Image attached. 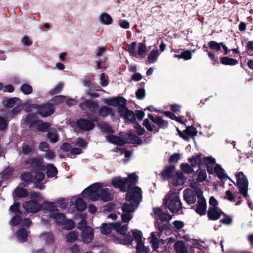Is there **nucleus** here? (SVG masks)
Returning <instances> with one entry per match:
<instances>
[{"mask_svg":"<svg viewBox=\"0 0 253 253\" xmlns=\"http://www.w3.org/2000/svg\"><path fill=\"white\" fill-rule=\"evenodd\" d=\"M126 190L127 202L122 208L123 213L121 217L124 222H128L133 217L132 213L138 207L142 198L141 189L137 186L131 187L128 184Z\"/></svg>","mask_w":253,"mask_h":253,"instance_id":"f257e3e1","label":"nucleus"},{"mask_svg":"<svg viewBox=\"0 0 253 253\" xmlns=\"http://www.w3.org/2000/svg\"><path fill=\"white\" fill-rule=\"evenodd\" d=\"M42 206L49 210L51 218L57 224L62 225L63 229L69 230L74 227L75 224L74 222L71 220L67 219L64 214L59 212L53 202H43Z\"/></svg>","mask_w":253,"mask_h":253,"instance_id":"f03ea898","label":"nucleus"},{"mask_svg":"<svg viewBox=\"0 0 253 253\" xmlns=\"http://www.w3.org/2000/svg\"><path fill=\"white\" fill-rule=\"evenodd\" d=\"M104 103L115 107H118V111L120 116L129 121L135 119V115L133 111L129 110L126 107V100L122 97L105 99Z\"/></svg>","mask_w":253,"mask_h":253,"instance_id":"7ed1b4c3","label":"nucleus"},{"mask_svg":"<svg viewBox=\"0 0 253 253\" xmlns=\"http://www.w3.org/2000/svg\"><path fill=\"white\" fill-rule=\"evenodd\" d=\"M138 181V176L135 173H132L128 175L127 178L117 177L112 180V184L116 188H119L122 191H126V187L128 185L131 186V185L136 183Z\"/></svg>","mask_w":253,"mask_h":253,"instance_id":"20e7f679","label":"nucleus"},{"mask_svg":"<svg viewBox=\"0 0 253 253\" xmlns=\"http://www.w3.org/2000/svg\"><path fill=\"white\" fill-rule=\"evenodd\" d=\"M165 206L172 212H177L182 207L177 192H169L164 199Z\"/></svg>","mask_w":253,"mask_h":253,"instance_id":"39448f33","label":"nucleus"},{"mask_svg":"<svg viewBox=\"0 0 253 253\" xmlns=\"http://www.w3.org/2000/svg\"><path fill=\"white\" fill-rule=\"evenodd\" d=\"M103 184L100 183H95L84 190L82 196L84 198H88L91 200L96 201L99 199L101 188Z\"/></svg>","mask_w":253,"mask_h":253,"instance_id":"423d86ee","label":"nucleus"},{"mask_svg":"<svg viewBox=\"0 0 253 253\" xmlns=\"http://www.w3.org/2000/svg\"><path fill=\"white\" fill-rule=\"evenodd\" d=\"M26 111H32L37 110V113L42 117H46L52 114L54 112V108L51 103L42 106L41 107L35 105L31 104L25 109Z\"/></svg>","mask_w":253,"mask_h":253,"instance_id":"0eeeda50","label":"nucleus"},{"mask_svg":"<svg viewBox=\"0 0 253 253\" xmlns=\"http://www.w3.org/2000/svg\"><path fill=\"white\" fill-rule=\"evenodd\" d=\"M237 183L239 188V191L241 194L246 197L248 196V182L242 172H239L236 175Z\"/></svg>","mask_w":253,"mask_h":253,"instance_id":"6e6552de","label":"nucleus"},{"mask_svg":"<svg viewBox=\"0 0 253 253\" xmlns=\"http://www.w3.org/2000/svg\"><path fill=\"white\" fill-rule=\"evenodd\" d=\"M93 237L94 231L93 228L91 227H85L81 232V238L83 242L86 244L91 243Z\"/></svg>","mask_w":253,"mask_h":253,"instance_id":"1a4fd4ad","label":"nucleus"},{"mask_svg":"<svg viewBox=\"0 0 253 253\" xmlns=\"http://www.w3.org/2000/svg\"><path fill=\"white\" fill-rule=\"evenodd\" d=\"M23 208L26 211L35 213L39 211L42 208V205L38 202L31 200L23 204Z\"/></svg>","mask_w":253,"mask_h":253,"instance_id":"9d476101","label":"nucleus"},{"mask_svg":"<svg viewBox=\"0 0 253 253\" xmlns=\"http://www.w3.org/2000/svg\"><path fill=\"white\" fill-rule=\"evenodd\" d=\"M202 193V192L201 191L198 192V196L199 198L198 201V205L196 210V212L201 215H204L206 214L207 208L206 201V200L202 196H201Z\"/></svg>","mask_w":253,"mask_h":253,"instance_id":"9b49d317","label":"nucleus"},{"mask_svg":"<svg viewBox=\"0 0 253 253\" xmlns=\"http://www.w3.org/2000/svg\"><path fill=\"white\" fill-rule=\"evenodd\" d=\"M20 100L17 98L8 99L3 102V104L6 107L11 108L14 107L12 113L13 114L19 112L21 110V107L18 105Z\"/></svg>","mask_w":253,"mask_h":253,"instance_id":"f8f14e48","label":"nucleus"},{"mask_svg":"<svg viewBox=\"0 0 253 253\" xmlns=\"http://www.w3.org/2000/svg\"><path fill=\"white\" fill-rule=\"evenodd\" d=\"M223 213L222 211L218 207H210L208 211V216L212 220L219 219Z\"/></svg>","mask_w":253,"mask_h":253,"instance_id":"ddd939ff","label":"nucleus"},{"mask_svg":"<svg viewBox=\"0 0 253 253\" xmlns=\"http://www.w3.org/2000/svg\"><path fill=\"white\" fill-rule=\"evenodd\" d=\"M185 180V178L183 173L179 171H177V173H175L173 177H171L170 182L173 186H178L184 184Z\"/></svg>","mask_w":253,"mask_h":253,"instance_id":"4468645a","label":"nucleus"},{"mask_svg":"<svg viewBox=\"0 0 253 253\" xmlns=\"http://www.w3.org/2000/svg\"><path fill=\"white\" fill-rule=\"evenodd\" d=\"M77 126L81 129L84 130H89L92 129L94 125L93 123L89 120L82 119L77 122Z\"/></svg>","mask_w":253,"mask_h":253,"instance_id":"2eb2a0df","label":"nucleus"},{"mask_svg":"<svg viewBox=\"0 0 253 253\" xmlns=\"http://www.w3.org/2000/svg\"><path fill=\"white\" fill-rule=\"evenodd\" d=\"M184 198L188 204H193L196 201V195L192 189H187L184 191Z\"/></svg>","mask_w":253,"mask_h":253,"instance_id":"dca6fc26","label":"nucleus"},{"mask_svg":"<svg viewBox=\"0 0 253 253\" xmlns=\"http://www.w3.org/2000/svg\"><path fill=\"white\" fill-rule=\"evenodd\" d=\"M153 212L156 217H158L162 221H167L171 219V216L168 214L162 211L159 208H156L153 209Z\"/></svg>","mask_w":253,"mask_h":253,"instance_id":"f3484780","label":"nucleus"},{"mask_svg":"<svg viewBox=\"0 0 253 253\" xmlns=\"http://www.w3.org/2000/svg\"><path fill=\"white\" fill-rule=\"evenodd\" d=\"M71 203L72 204L75 203V208L77 210L79 211H82L84 210L86 206L85 202L82 199L75 197L72 198Z\"/></svg>","mask_w":253,"mask_h":253,"instance_id":"a211bd4d","label":"nucleus"},{"mask_svg":"<svg viewBox=\"0 0 253 253\" xmlns=\"http://www.w3.org/2000/svg\"><path fill=\"white\" fill-rule=\"evenodd\" d=\"M113 193L110 189L101 188L99 199L104 201H108L112 199Z\"/></svg>","mask_w":253,"mask_h":253,"instance_id":"6ab92c4d","label":"nucleus"},{"mask_svg":"<svg viewBox=\"0 0 253 253\" xmlns=\"http://www.w3.org/2000/svg\"><path fill=\"white\" fill-rule=\"evenodd\" d=\"M177 173L174 166H170L166 168L161 173L162 176L164 179H171V177Z\"/></svg>","mask_w":253,"mask_h":253,"instance_id":"aec40b11","label":"nucleus"},{"mask_svg":"<svg viewBox=\"0 0 253 253\" xmlns=\"http://www.w3.org/2000/svg\"><path fill=\"white\" fill-rule=\"evenodd\" d=\"M107 140L110 143L120 146L123 145L125 143V139L121 138L120 137L108 134L106 136Z\"/></svg>","mask_w":253,"mask_h":253,"instance_id":"412c9836","label":"nucleus"},{"mask_svg":"<svg viewBox=\"0 0 253 253\" xmlns=\"http://www.w3.org/2000/svg\"><path fill=\"white\" fill-rule=\"evenodd\" d=\"M80 107L84 110H88L91 112L95 111L98 107L94 102L88 100L80 104Z\"/></svg>","mask_w":253,"mask_h":253,"instance_id":"4be33fe9","label":"nucleus"},{"mask_svg":"<svg viewBox=\"0 0 253 253\" xmlns=\"http://www.w3.org/2000/svg\"><path fill=\"white\" fill-rule=\"evenodd\" d=\"M43 162V159L42 158H37L32 159L27 162V164H29L33 168H39L42 170H44V167L42 166Z\"/></svg>","mask_w":253,"mask_h":253,"instance_id":"5701e85b","label":"nucleus"},{"mask_svg":"<svg viewBox=\"0 0 253 253\" xmlns=\"http://www.w3.org/2000/svg\"><path fill=\"white\" fill-rule=\"evenodd\" d=\"M214 172L216 173L218 177L221 180H224L227 179L230 180V178L225 173L224 170L219 165H216L214 168Z\"/></svg>","mask_w":253,"mask_h":253,"instance_id":"b1692460","label":"nucleus"},{"mask_svg":"<svg viewBox=\"0 0 253 253\" xmlns=\"http://www.w3.org/2000/svg\"><path fill=\"white\" fill-rule=\"evenodd\" d=\"M28 235V232L24 228L19 229L16 233V237L19 242L27 241Z\"/></svg>","mask_w":253,"mask_h":253,"instance_id":"393cba45","label":"nucleus"},{"mask_svg":"<svg viewBox=\"0 0 253 253\" xmlns=\"http://www.w3.org/2000/svg\"><path fill=\"white\" fill-rule=\"evenodd\" d=\"M160 236V232H152L151 234L150 242L154 250H156L159 247V240L158 239V237H159Z\"/></svg>","mask_w":253,"mask_h":253,"instance_id":"a878e982","label":"nucleus"},{"mask_svg":"<svg viewBox=\"0 0 253 253\" xmlns=\"http://www.w3.org/2000/svg\"><path fill=\"white\" fill-rule=\"evenodd\" d=\"M148 116L149 118H150L152 121L159 125L160 127H166L168 126V123L163 120L160 117L156 116V117H154L151 114H148Z\"/></svg>","mask_w":253,"mask_h":253,"instance_id":"bb28decb","label":"nucleus"},{"mask_svg":"<svg viewBox=\"0 0 253 253\" xmlns=\"http://www.w3.org/2000/svg\"><path fill=\"white\" fill-rule=\"evenodd\" d=\"M40 238L42 241L47 244L53 243L54 240V236L50 232H46L41 234Z\"/></svg>","mask_w":253,"mask_h":253,"instance_id":"cd10ccee","label":"nucleus"},{"mask_svg":"<svg viewBox=\"0 0 253 253\" xmlns=\"http://www.w3.org/2000/svg\"><path fill=\"white\" fill-rule=\"evenodd\" d=\"M100 22L104 25H110L113 22L112 18L107 13H103L99 16Z\"/></svg>","mask_w":253,"mask_h":253,"instance_id":"c85d7f7f","label":"nucleus"},{"mask_svg":"<svg viewBox=\"0 0 253 253\" xmlns=\"http://www.w3.org/2000/svg\"><path fill=\"white\" fill-rule=\"evenodd\" d=\"M125 143H132V144H139L141 143V140L139 139L138 137L135 135L133 134H128L127 138L125 140Z\"/></svg>","mask_w":253,"mask_h":253,"instance_id":"c756f323","label":"nucleus"},{"mask_svg":"<svg viewBox=\"0 0 253 253\" xmlns=\"http://www.w3.org/2000/svg\"><path fill=\"white\" fill-rule=\"evenodd\" d=\"M114 228L120 234L124 235L128 229V226L127 225H122L120 223H117L114 224Z\"/></svg>","mask_w":253,"mask_h":253,"instance_id":"7c9ffc66","label":"nucleus"},{"mask_svg":"<svg viewBox=\"0 0 253 253\" xmlns=\"http://www.w3.org/2000/svg\"><path fill=\"white\" fill-rule=\"evenodd\" d=\"M34 125L38 130L42 131H46L50 126L49 123H45L41 121L36 122Z\"/></svg>","mask_w":253,"mask_h":253,"instance_id":"2f4dec72","label":"nucleus"},{"mask_svg":"<svg viewBox=\"0 0 253 253\" xmlns=\"http://www.w3.org/2000/svg\"><path fill=\"white\" fill-rule=\"evenodd\" d=\"M159 52L158 49H153L149 53L148 59L150 64L155 62L159 56Z\"/></svg>","mask_w":253,"mask_h":253,"instance_id":"473e14b6","label":"nucleus"},{"mask_svg":"<svg viewBox=\"0 0 253 253\" xmlns=\"http://www.w3.org/2000/svg\"><path fill=\"white\" fill-rule=\"evenodd\" d=\"M48 137L51 142H56L58 139V135L56 129L51 128L48 133Z\"/></svg>","mask_w":253,"mask_h":253,"instance_id":"72a5a7b5","label":"nucleus"},{"mask_svg":"<svg viewBox=\"0 0 253 253\" xmlns=\"http://www.w3.org/2000/svg\"><path fill=\"white\" fill-rule=\"evenodd\" d=\"M46 170L47 175L48 177H54L57 173V169L52 165H48L46 167Z\"/></svg>","mask_w":253,"mask_h":253,"instance_id":"f704fd0d","label":"nucleus"},{"mask_svg":"<svg viewBox=\"0 0 253 253\" xmlns=\"http://www.w3.org/2000/svg\"><path fill=\"white\" fill-rule=\"evenodd\" d=\"M137 253H149L150 249L145 247L143 243H139L136 247Z\"/></svg>","mask_w":253,"mask_h":253,"instance_id":"c9c22d12","label":"nucleus"},{"mask_svg":"<svg viewBox=\"0 0 253 253\" xmlns=\"http://www.w3.org/2000/svg\"><path fill=\"white\" fill-rule=\"evenodd\" d=\"M201 157V155H197L189 159V161L191 163L192 167H194L200 164L202 160Z\"/></svg>","mask_w":253,"mask_h":253,"instance_id":"e433bc0d","label":"nucleus"},{"mask_svg":"<svg viewBox=\"0 0 253 253\" xmlns=\"http://www.w3.org/2000/svg\"><path fill=\"white\" fill-rule=\"evenodd\" d=\"M111 228H114V224L103 223L101 227L100 231L102 233L107 235L110 233Z\"/></svg>","mask_w":253,"mask_h":253,"instance_id":"4c0bfd02","label":"nucleus"},{"mask_svg":"<svg viewBox=\"0 0 253 253\" xmlns=\"http://www.w3.org/2000/svg\"><path fill=\"white\" fill-rule=\"evenodd\" d=\"M112 113L111 108L108 106H103L99 110V114L103 117H106L109 114H112Z\"/></svg>","mask_w":253,"mask_h":253,"instance_id":"58836bf2","label":"nucleus"},{"mask_svg":"<svg viewBox=\"0 0 253 253\" xmlns=\"http://www.w3.org/2000/svg\"><path fill=\"white\" fill-rule=\"evenodd\" d=\"M220 61L222 64L230 65H235L238 62L237 60L227 57L221 58Z\"/></svg>","mask_w":253,"mask_h":253,"instance_id":"ea45409f","label":"nucleus"},{"mask_svg":"<svg viewBox=\"0 0 253 253\" xmlns=\"http://www.w3.org/2000/svg\"><path fill=\"white\" fill-rule=\"evenodd\" d=\"M78 233L76 231H71L66 236V241L68 242H73L78 239Z\"/></svg>","mask_w":253,"mask_h":253,"instance_id":"a19ab883","label":"nucleus"},{"mask_svg":"<svg viewBox=\"0 0 253 253\" xmlns=\"http://www.w3.org/2000/svg\"><path fill=\"white\" fill-rule=\"evenodd\" d=\"M14 195L18 197H25L28 195V192L23 188H17L14 191Z\"/></svg>","mask_w":253,"mask_h":253,"instance_id":"79ce46f5","label":"nucleus"},{"mask_svg":"<svg viewBox=\"0 0 253 253\" xmlns=\"http://www.w3.org/2000/svg\"><path fill=\"white\" fill-rule=\"evenodd\" d=\"M133 237L137 243V244L139 243H143L142 242V232L140 231L134 230L132 231Z\"/></svg>","mask_w":253,"mask_h":253,"instance_id":"37998d69","label":"nucleus"},{"mask_svg":"<svg viewBox=\"0 0 253 253\" xmlns=\"http://www.w3.org/2000/svg\"><path fill=\"white\" fill-rule=\"evenodd\" d=\"M146 53V45L143 43H138V50L137 54L139 56L144 57Z\"/></svg>","mask_w":253,"mask_h":253,"instance_id":"c03bdc74","label":"nucleus"},{"mask_svg":"<svg viewBox=\"0 0 253 253\" xmlns=\"http://www.w3.org/2000/svg\"><path fill=\"white\" fill-rule=\"evenodd\" d=\"M21 92L25 94H29L32 93L33 88L32 86L27 84H23L20 87Z\"/></svg>","mask_w":253,"mask_h":253,"instance_id":"a18cd8bd","label":"nucleus"},{"mask_svg":"<svg viewBox=\"0 0 253 253\" xmlns=\"http://www.w3.org/2000/svg\"><path fill=\"white\" fill-rule=\"evenodd\" d=\"M65 100V97L62 95H58L55 96L50 102L51 103V105L52 106L53 105H56L58 103L62 102L64 101Z\"/></svg>","mask_w":253,"mask_h":253,"instance_id":"49530a36","label":"nucleus"},{"mask_svg":"<svg viewBox=\"0 0 253 253\" xmlns=\"http://www.w3.org/2000/svg\"><path fill=\"white\" fill-rule=\"evenodd\" d=\"M101 130L102 132L110 134L112 132V129L111 126L106 123H102L100 124Z\"/></svg>","mask_w":253,"mask_h":253,"instance_id":"de8ad7c7","label":"nucleus"},{"mask_svg":"<svg viewBox=\"0 0 253 253\" xmlns=\"http://www.w3.org/2000/svg\"><path fill=\"white\" fill-rule=\"evenodd\" d=\"M210 48L215 51H218L221 48V42L218 43L215 41H211L208 43Z\"/></svg>","mask_w":253,"mask_h":253,"instance_id":"09e8293b","label":"nucleus"},{"mask_svg":"<svg viewBox=\"0 0 253 253\" xmlns=\"http://www.w3.org/2000/svg\"><path fill=\"white\" fill-rule=\"evenodd\" d=\"M180 169L186 173H191L193 172V169L188 164H182L180 165Z\"/></svg>","mask_w":253,"mask_h":253,"instance_id":"8fccbe9b","label":"nucleus"},{"mask_svg":"<svg viewBox=\"0 0 253 253\" xmlns=\"http://www.w3.org/2000/svg\"><path fill=\"white\" fill-rule=\"evenodd\" d=\"M64 84L62 83H59L56 84L54 87L51 90V94H55L60 92L63 88Z\"/></svg>","mask_w":253,"mask_h":253,"instance_id":"3c124183","label":"nucleus"},{"mask_svg":"<svg viewBox=\"0 0 253 253\" xmlns=\"http://www.w3.org/2000/svg\"><path fill=\"white\" fill-rule=\"evenodd\" d=\"M21 179L26 182H31L32 180H33L32 174L30 172L25 173L22 174L21 176Z\"/></svg>","mask_w":253,"mask_h":253,"instance_id":"603ef678","label":"nucleus"},{"mask_svg":"<svg viewBox=\"0 0 253 253\" xmlns=\"http://www.w3.org/2000/svg\"><path fill=\"white\" fill-rule=\"evenodd\" d=\"M135 46H136V42H131L128 46V51L129 53L132 56H136V52L135 51Z\"/></svg>","mask_w":253,"mask_h":253,"instance_id":"864d4df0","label":"nucleus"},{"mask_svg":"<svg viewBox=\"0 0 253 253\" xmlns=\"http://www.w3.org/2000/svg\"><path fill=\"white\" fill-rule=\"evenodd\" d=\"M207 173L205 170H200L199 172V174L197 178V181L198 182H203L206 179Z\"/></svg>","mask_w":253,"mask_h":253,"instance_id":"5fc2aeb1","label":"nucleus"},{"mask_svg":"<svg viewBox=\"0 0 253 253\" xmlns=\"http://www.w3.org/2000/svg\"><path fill=\"white\" fill-rule=\"evenodd\" d=\"M39 149L40 151L42 152H46L49 149L48 144L45 142H41L39 145Z\"/></svg>","mask_w":253,"mask_h":253,"instance_id":"6e6d98bb","label":"nucleus"},{"mask_svg":"<svg viewBox=\"0 0 253 253\" xmlns=\"http://www.w3.org/2000/svg\"><path fill=\"white\" fill-rule=\"evenodd\" d=\"M182 58L185 60H190L192 58V53L190 50H186L181 52Z\"/></svg>","mask_w":253,"mask_h":253,"instance_id":"4d7b16f0","label":"nucleus"},{"mask_svg":"<svg viewBox=\"0 0 253 253\" xmlns=\"http://www.w3.org/2000/svg\"><path fill=\"white\" fill-rule=\"evenodd\" d=\"M133 239L130 235H126L123 240H121V243L125 245H130Z\"/></svg>","mask_w":253,"mask_h":253,"instance_id":"13d9d810","label":"nucleus"},{"mask_svg":"<svg viewBox=\"0 0 253 253\" xmlns=\"http://www.w3.org/2000/svg\"><path fill=\"white\" fill-rule=\"evenodd\" d=\"M100 84L102 86H106L108 84L107 80L105 79V75L104 73H102L99 76Z\"/></svg>","mask_w":253,"mask_h":253,"instance_id":"bf43d9fd","label":"nucleus"},{"mask_svg":"<svg viewBox=\"0 0 253 253\" xmlns=\"http://www.w3.org/2000/svg\"><path fill=\"white\" fill-rule=\"evenodd\" d=\"M33 150L32 147L26 144H24L23 146V153L25 155L29 154Z\"/></svg>","mask_w":253,"mask_h":253,"instance_id":"052dcab7","label":"nucleus"},{"mask_svg":"<svg viewBox=\"0 0 253 253\" xmlns=\"http://www.w3.org/2000/svg\"><path fill=\"white\" fill-rule=\"evenodd\" d=\"M44 178V174L42 172H37L35 173V178L33 179V180L35 179L37 181H42Z\"/></svg>","mask_w":253,"mask_h":253,"instance_id":"680f3d73","label":"nucleus"},{"mask_svg":"<svg viewBox=\"0 0 253 253\" xmlns=\"http://www.w3.org/2000/svg\"><path fill=\"white\" fill-rule=\"evenodd\" d=\"M165 114L167 116L169 117L170 119H171L172 120H175L176 121L179 122H181V120L180 119H179L178 117H177V116H176L172 113L169 112V111H167V112H166L165 113Z\"/></svg>","mask_w":253,"mask_h":253,"instance_id":"e2e57ef3","label":"nucleus"},{"mask_svg":"<svg viewBox=\"0 0 253 253\" xmlns=\"http://www.w3.org/2000/svg\"><path fill=\"white\" fill-rule=\"evenodd\" d=\"M86 142H85V141L82 139V138H78L76 140L75 145L78 146L81 148H84L86 147Z\"/></svg>","mask_w":253,"mask_h":253,"instance_id":"0e129e2a","label":"nucleus"},{"mask_svg":"<svg viewBox=\"0 0 253 253\" xmlns=\"http://www.w3.org/2000/svg\"><path fill=\"white\" fill-rule=\"evenodd\" d=\"M20 216L19 215H16L11 220L10 224L13 226H16L20 223Z\"/></svg>","mask_w":253,"mask_h":253,"instance_id":"69168bd1","label":"nucleus"},{"mask_svg":"<svg viewBox=\"0 0 253 253\" xmlns=\"http://www.w3.org/2000/svg\"><path fill=\"white\" fill-rule=\"evenodd\" d=\"M145 95V90L143 89H139L136 92V95L138 99H143Z\"/></svg>","mask_w":253,"mask_h":253,"instance_id":"338daca9","label":"nucleus"},{"mask_svg":"<svg viewBox=\"0 0 253 253\" xmlns=\"http://www.w3.org/2000/svg\"><path fill=\"white\" fill-rule=\"evenodd\" d=\"M55 156V153L49 149L48 151L45 152V154H44L45 158L49 160L53 159Z\"/></svg>","mask_w":253,"mask_h":253,"instance_id":"774afa93","label":"nucleus"}]
</instances>
